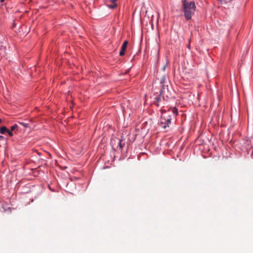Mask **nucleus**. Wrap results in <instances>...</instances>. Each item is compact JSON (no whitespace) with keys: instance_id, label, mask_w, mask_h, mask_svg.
Instances as JSON below:
<instances>
[{"instance_id":"obj_1","label":"nucleus","mask_w":253,"mask_h":253,"mask_svg":"<svg viewBox=\"0 0 253 253\" xmlns=\"http://www.w3.org/2000/svg\"><path fill=\"white\" fill-rule=\"evenodd\" d=\"M182 9L184 15L187 20H190L194 14L196 10V4L194 1L182 0Z\"/></svg>"},{"instance_id":"obj_2","label":"nucleus","mask_w":253,"mask_h":253,"mask_svg":"<svg viewBox=\"0 0 253 253\" xmlns=\"http://www.w3.org/2000/svg\"><path fill=\"white\" fill-rule=\"evenodd\" d=\"M128 42L127 41H125L121 47V50L120 51L119 54L120 56H123L125 54L126 46L127 45Z\"/></svg>"},{"instance_id":"obj_3","label":"nucleus","mask_w":253,"mask_h":253,"mask_svg":"<svg viewBox=\"0 0 253 253\" xmlns=\"http://www.w3.org/2000/svg\"><path fill=\"white\" fill-rule=\"evenodd\" d=\"M116 0H111L107 4V6L112 9L115 8L117 6V4L116 3Z\"/></svg>"},{"instance_id":"obj_4","label":"nucleus","mask_w":253,"mask_h":253,"mask_svg":"<svg viewBox=\"0 0 253 253\" xmlns=\"http://www.w3.org/2000/svg\"><path fill=\"white\" fill-rule=\"evenodd\" d=\"M167 120V119L164 117H162L161 119L160 123V126L164 128L165 129H166V126H164L165 124V121Z\"/></svg>"},{"instance_id":"obj_5","label":"nucleus","mask_w":253,"mask_h":253,"mask_svg":"<svg viewBox=\"0 0 253 253\" xmlns=\"http://www.w3.org/2000/svg\"><path fill=\"white\" fill-rule=\"evenodd\" d=\"M164 121H165L164 126H166V128L168 127H169V125L171 124V119L167 118V120H164Z\"/></svg>"},{"instance_id":"obj_6","label":"nucleus","mask_w":253,"mask_h":253,"mask_svg":"<svg viewBox=\"0 0 253 253\" xmlns=\"http://www.w3.org/2000/svg\"><path fill=\"white\" fill-rule=\"evenodd\" d=\"M8 129L5 126H2L0 128V133L1 134H4L5 132H7Z\"/></svg>"},{"instance_id":"obj_7","label":"nucleus","mask_w":253,"mask_h":253,"mask_svg":"<svg viewBox=\"0 0 253 253\" xmlns=\"http://www.w3.org/2000/svg\"><path fill=\"white\" fill-rule=\"evenodd\" d=\"M10 130L13 131H15L16 130H18V126L15 124L10 127Z\"/></svg>"},{"instance_id":"obj_8","label":"nucleus","mask_w":253,"mask_h":253,"mask_svg":"<svg viewBox=\"0 0 253 253\" xmlns=\"http://www.w3.org/2000/svg\"><path fill=\"white\" fill-rule=\"evenodd\" d=\"M155 99H156V101H155V104H156V105L157 106H159V104H158V103H159V102L160 101V100H161V97H160V96H158V97H156V98H155Z\"/></svg>"},{"instance_id":"obj_9","label":"nucleus","mask_w":253,"mask_h":253,"mask_svg":"<svg viewBox=\"0 0 253 253\" xmlns=\"http://www.w3.org/2000/svg\"><path fill=\"white\" fill-rule=\"evenodd\" d=\"M171 110L174 115H176L177 114L178 112L177 109H176L175 108H173L171 109Z\"/></svg>"},{"instance_id":"obj_10","label":"nucleus","mask_w":253,"mask_h":253,"mask_svg":"<svg viewBox=\"0 0 253 253\" xmlns=\"http://www.w3.org/2000/svg\"><path fill=\"white\" fill-rule=\"evenodd\" d=\"M13 131H11V130H7V132L8 133V135L10 136H12L13 135V133L12 132Z\"/></svg>"},{"instance_id":"obj_11","label":"nucleus","mask_w":253,"mask_h":253,"mask_svg":"<svg viewBox=\"0 0 253 253\" xmlns=\"http://www.w3.org/2000/svg\"><path fill=\"white\" fill-rule=\"evenodd\" d=\"M20 124L21 125H23L25 127H27L29 126V124H26V123H20Z\"/></svg>"},{"instance_id":"obj_12","label":"nucleus","mask_w":253,"mask_h":253,"mask_svg":"<svg viewBox=\"0 0 253 253\" xmlns=\"http://www.w3.org/2000/svg\"><path fill=\"white\" fill-rule=\"evenodd\" d=\"M165 93V90H162L160 93V95H164V94Z\"/></svg>"},{"instance_id":"obj_13","label":"nucleus","mask_w":253,"mask_h":253,"mask_svg":"<svg viewBox=\"0 0 253 253\" xmlns=\"http://www.w3.org/2000/svg\"><path fill=\"white\" fill-rule=\"evenodd\" d=\"M119 145H120V146L121 148H122L124 147V145H122V144L121 143V140H120Z\"/></svg>"},{"instance_id":"obj_14","label":"nucleus","mask_w":253,"mask_h":253,"mask_svg":"<svg viewBox=\"0 0 253 253\" xmlns=\"http://www.w3.org/2000/svg\"><path fill=\"white\" fill-rule=\"evenodd\" d=\"M232 0H225V2H228L232 1Z\"/></svg>"},{"instance_id":"obj_15","label":"nucleus","mask_w":253,"mask_h":253,"mask_svg":"<svg viewBox=\"0 0 253 253\" xmlns=\"http://www.w3.org/2000/svg\"><path fill=\"white\" fill-rule=\"evenodd\" d=\"M3 136L0 135V139H3Z\"/></svg>"},{"instance_id":"obj_16","label":"nucleus","mask_w":253,"mask_h":253,"mask_svg":"<svg viewBox=\"0 0 253 253\" xmlns=\"http://www.w3.org/2000/svg\"><path fill=\"white\" fill-rule=\"evenodd\" d=\"M4 1V0H0L1 2H3Z\"/></svg>"}]
</instances>
